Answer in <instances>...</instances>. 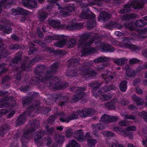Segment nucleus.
Returning <instances> with one entry per match:
<instances>
[{
    "mask_svg": "<svg viewBox=\"0 0 147 147\" xmlns=\"http://www.w3.org/2000/svg\"><path fill=\"white\" fill-rule=\"evenodd\" d=\"M74 136L75 138L77 139L79 142H84L85 141V138L87 140V138H91L90 136V133L89 132H87L84 136V132L81 129L76 130L74 134Z\"/></svg>",
    "mask_w": 147,
    "mask_h": 147,
    "instance_id": "10",
    "label": "nucleus"
},
{
    "mask_svg": "<svg viewBox=\"0 0 147 147\" xmlns=\"http://www.w3.org/2000/svg\"><path fill=\"white\" fill-rule=\"evenodd\" d=\"M61 82L60 78L57 76L53 78V79L47 83V86L51 87L55 90H61L66 88L68 85L67 82L61 83L58 85Z\"/></svg>",
    "mask_w": 147,
    "mask_h": 147,
    "instance_id": "4",
    "label": "nucleus"
},
{
    "mask_svg": "<svg viewBox=\"0 0 147 147\" xmlns=\"http://www.w3.org/2000/svg\"><path fill=\"white\" fill-rule=\"evenodd\" d=\"M123 25L126 28L128 29L131 31L134 30L135 28L133 26V23L131 21L126 22L124 23Z\"/></svg>",
    "mask_w": 147,
    "mask_h": 147,
    "instance_id": "41",
    "label": "nucleus"
},
{
    "mask_svg": "<svg viewBox=\"0 0 147 147\" xmlns=\"http://www.w3.org/2000/svg\"><path fill=\"white\" fill-rule=\"evenodd\" d=\"M127 61V59L126 57L117 58L114 59V62L118 65H121L126 63Z\"/></svg>",
    "mask_w": 147,
    "mask_h": 147,
    "instance_id": "40",
    "label": "nucleus"
},
{
    "mask_svg": "<svg viewBox=\"0 0 147 147\" xmlns=\"http://www.w3.org/2000/svg\"><path fill=\"white\" fill-rule=\"evenodd\" d=\"M8 131L6 125H3L0 128V136H3Z\"/></svg>",
    "mask_w": 147,
    "mask_h": 147,
    "instance_id": "50",
    "label": "nucleus"
},
{
    "mask_svg": "<svg viewBox=\"0 0 147 147\" xmlns=\"http://www.w3.org/2000/svg\"><path fill=\"white\" fill-rule=\"evenodd\" d=\"M62 113V117L59 118L60 121L62 122L68 123L71 120L77 119L78 117V115L75 114H71L69 116L66 117L65 113Z\"/></svg>",
    "mask_w": 147,
    "mask_h": 147,
    "instance_id": "14",
    "label": "nucleus"
},
{
    "mask_svg": "<svg viewBox=\"0 0 147 147\" xmlns=\"http://www.w3.org/2000/svg\"><path fill=\"white\" fill-rule=\"evenodd\" d=\"M101 121L102 123L107 124L110 122L109 115L104 114L101 117Z\"/></svg>",
    "mask_w": 147,
    "mask_h": 147,
    "instance_id": "51",
    "label": "nucleus"
},
{
    "mask_svg": "<svg viewBox=\"0 0 147 147\" xmlns=\"http://www.w3.org/2000/svg\"><path fill=\"white\" fill-rule=\"evenodd\" d=\"M65 11H63L62 12V15L64 16H66L70 15L69 12H71L74 10V8L71 5H67L66 7Z\"/></svg>",
    "mask_w": 147,
    "mask_h": 147,
    "instance_id": "39",
    "label": "nucleus"
},
{
    "mask_svg": "<svg viewBox=\"0 0 147 147\" xmlns=\"http://www.w3.org/2000/svg\"><path fill=\"white\" fill-rule=\"evenodd\" d=\"M79 60L78 59L75 58L71 59L68 61V66L73 67L74 69L67 70L65 73L66 76L73 78L77 76L79 72L78 70L77 66L79 64Z\"/></svg>",
    "mask_w": 147,
    "mask_h": 147,
    "instance_id": "2",
    "label": "nucleus"
},
{
    "mask_svg": "<svg viewBox=\"0 0 147 147\" xmlns=\"http://www.w3.org/2000/svg\"><path fill=\"white\" fill-rule=\"evenodd\" d=\"M65 137L63 135L57 134L55 136L54 138L55 143L57 144L59 147H61L65 140Z\"/></svg>",
    "mask_w": 147,
    "mask_h": 147,
    "instance_id": "28",
    "label": "nucleus"
},
{
    "mask_svg": "<svg viewBox=\"0 0 147 147\" xmlns=\"http://www.w3.org/2000/svg\"><path fill=\"white\" fill-rule=\"evenodd\" d=\"M12 29L10 26L5 25L3 32L4 34H9L12 32Z\"/></svg>",
    "mask_w": 147,
    "mask_h": 147,
    "instance_id": "55",
    "label": "nucleus"
},
{
    "mask_svg": "<svg viewBox=\"0 0 147 147\" xmlns=\"http://www.w3.org/2000/svg\"><path fill=\"white\" fill-rule=\"evenodd\" d=\"M101 84V83H99L98 81H92L90 83V86L93 88L91 90V92L94 97H96L99 94L100 90L99 88Z\"/></svg>",
    "mask_w": 147,
    "mask_h": 147,
    "instance_id": "11",
    "label": "nucleus"
},
{
    "mask_svg": "<svg viewBox=\"0 0 147 147\" xmlns=\"http://www.w3.org/2000/svg\"><path fill=\"white\" fill-rule=\"evenodd\" d=\"M88 144V146L90 147H94L95 145L97 143L96 140L87 138Z\"/></svg>",
    "mask_w": 147,
    "mask_h": 147,
    "instance_id": "52",
    "label": "nucleus"
},
{
    "mask_svg": "<svg viewBox=\"0 0 147 147\" xmlns=\"http://www.w3.org/2000/svg\"><path fill=\"white\" fill-rule=\"evenodd\" d=\"M132 38L131 37H125L123 39V45L126 47L131 49L133 50H136L138 49V47L136 45L131 44V40Z\"/></svg>",
    "mask_w": 147,
    "mask_h": 147,
    "instance_id": "18",
    "label": "nucleus"
},
{
    "mask_svg": "<svg viewBox=\"0 0 147 147\" xmlns=\"http://www.w3.org/2000/svg\"><path fill=\"white\" fill-rule=\"evenodd\" d=\"M42 48L44 50L50 52H53V50L50 47H48L46 46L44 42H42V45H41Z\"/></svg>",
    "mask_w": 147,
    "mask_h": 147,
    "instance_id": "64",
    "label": "nucleus"
},
{
    "mask_svg": "<svg viewBox=\"0 0 147 147\" xmlns=\"http://www.w3.org/2000/svg\"><path fill=\"white\" fill-rule=\"evenodd\" d=\"M23 5L28 8L36 7L37 2L35 0H22V1Z\"/></svg>",
    "mask_w": 147,
    "mask_h": 147,
    "instance_id": "25",
    "label": "nucleus"
},
{
    "mask_svg": "<svg viewBox=\"0 0 147 147\" xmlns=\"http://www.w3.org/2000/svg\"><path fill=\"white\" fill-rule=\"evenodd\" d=\"M29 65H26L25 63H22L20 67H17L16 68V74L15 75L14 77L16 80L20 81L21 80V77L24 71H29Z\"/></svg>",
    "mask_w": 147,
    "mask_h": 147,
    "instance_id": "7",
    "label": "nucleus"
},
{
    "mask_svg": "<svg viewBox=\"0 0 147 147\" xmlns=\"http://www.w3.org/2000/svg\"><path fill=\"white\" fill-rule=\"evenodd\" d=\"M56 117L54 115H52L50 116L48 120V123L50 125H52L55 122Z\"/></svg>",
    "mask_w": 147,
    "mask_h": 147,
    "instance_id": "60",
    "label": "nucleus"
},
{
    "mask_svg": "<svg viewBox=\"0 0 147 147\" xmlns=\"http://www.w3.org/2000/svg\"><path fill=\"white\" fill-rule=\"evenodd\" d=\"M105 106L109 110H113L116 108L115 105L112 102H108L105 104Z\"/></svg>",
    "mask_w": 147,
    "mask_h": 147,
    "instance_id": "59",
    "label": "nucleus"
},
{
    "mask_svg": "<svg viewBox=\"0 0 147 147\" xmlns=\"http://www.w3.org/2000/svg\"><path fill=\"white\" fill-rule=\"evenodd\" d=\"M9 49L7 46L3 44L0 45V59L2 57H6L9 55Z\"/></svg>",
    "mask_w": 147,
    "mask_h": 147,
    "instance_id": "27",
    "label": "nucleus"
},
{
    "mask_svg": "<svg viewBox=\"0 0 147 147\" xmlns=\"http://www.w3.org/2000/svg\"><path fill=\"white\" fill-rule=\"evenodd\" d=\"M66 147H80V146L74 140H72Z\"/></svg>",
    "mask_w": 147,
    "mask_h": 147,
    "instance_id": "57",
    "label": "nucleus"
},
{
    "mask_svg": "<svg viewBox=\"0 0 147 147\" xmlns=\"http://www.w3.org/2000/svg\"><path fill=\"white\" fill-rule=\"evenodd\" d=\"M111 74V72L109 71L102 74V78L104 79L106 84H108L113 78V76Z\"/></svg>",
    "mask_w": 147,
    "mask_h": 147,
    "instance_id": "29",
    "label": "nucleus"
},
{
    "mask_svg": "<svg viewBox=\"0 0 147 147\" xmlns=\"http://www.w3.org/2000/svg\"><path fill=\"white\" fill-rule=\"evenodd\" d=\"M12 15L13 16L23 15L26 16L31 13L30 11L25 10L20 7H18L17 9H12Z\"/></svg>",
    "mask_w": 147,
    "mask_h": 147,
    "instance_id": "17",
    "label": "nucleus"
},
{
    "mask_svg": "<svg viewBox=\"0 0 147 147\" xmlns=\"http://www.w3.org/2000/svg\"><path fill=\"white\" fill-rule=\"evenodd\" d=\"M49 23L54 28H58L60 26V22L57 20L51 19L49 21Z\"/></svg>",
    "mask_w": 147,
    "mask_h": 147,
    "instance_id": "43",
    "label": "nucleus"
},
{
    "mask_svg": "<svg viewBox=\"0 0 147 147\" xmlns=\"http://www.w3.org/2000/svg\"><path fill=\"white\" fill-rule=\"evenodd\" d=\"M40 122L38 120L34 119L30 123L32 128L25 131L23 133V136L27 139H29L32 137L31 133L36 131V129L40 127Z\"/></svg>",
    "mask_w": 147,
    "mask_h": 147,
    "instance_id": "6",
    "label": "nucleus"
},
{
    "mask_svg": "<svg viewBox=\"0 0 147 147\" xmlns=\"http://www.w3.org/2000/svg\"><path fill=\"white\" fill-rule=\"evenodd\" d=\"M93 36V33L91 32L85 33L80 36L79 42L78 45V48L80 47H90L94 42V39L92 38L88 42H85V41L89 39Z\"/></svg>",
    "mask_w": 147,
    "mask_h": 147,
    "instance_id": "3",
    "label": "nucleus"
},
{
    "mask_svg": "<svg viewBox=\"0 0 147 147\" xmlns=\"http://www.w3.org/2000/svg\"><path fill=\"white\" fill-rule=\"evenodd\" d=\"M45 131L40 130L36 132L34 136V143L35 144L38 145V146L42 145V144L40 140L43 136L44 134H45Z\"/></svg>",
    "mask_w": 147,
    "mask_h": 147,
    "instance_id": "20",
    "label": "nucleus"
},
{
    "mask_svg": "<svg viewBox=\"0 0 147 147\" xmlns=\"http://www.w3.org/2000/svg\"><path fill=\"white\" fill-rule=\"evenodd\" d=\"M132 7L135 9H141L144 5V3L143 0L139 1L132 2Z\"/></svg>",
    "mask_w": 147,
    "mask_h": 147,
    "instance_id": "31",
    "label": "nucleus"
},
{
    "mask_svg": "<svg viewBox=\"0 0 147 147\" xmlns=\"http://www.w3.org/2000/svg\"><path fill=\"white\" fill-rule=\"evenodd\" d=\"M88 64L87 63H83L82 66H77L78 70L79 71L78 74L81 73L84 76L88 75L89 70V68L87 67Z\"/></svg>",
    "mask_w": 147,
    "mask_h": 147,
    "instance_id": "22",
    "label": "nucleus"
},
{
    "mask_svg": "<svg viewBox=\"0 0 147 147\" xmlns=\"http://www.w3.org/2000/svg\"><path fill=\"white\" fill-rule=\"evenodd\" d=\"M82 48L81 52L82 54L84 55H89L90 54L89 47H81Z\"/></svg>",
    "mask_w": 147,
    "mask_h": 147,
    "instance_id": "61",
    "label": "nucleus"
},
{
    "mask_svg": "<svg viewBox=\"0 0 147 147\" xmlns=\"http://www.w3.org/2000/svg\"><path fill=\"white\" fill-rule=\"evenodd\" d=\"M147 23L145 21L141 19H138L134 22V25L137 27H144L147 25Z\"/></svg>",
    "mask_w": 147,
    "mask_h": 147,
    "instance_id": "36",
    "label": "nucleus"
},
{
    "mask_svg": "<svg viewBox=\"0 0 147 147\" xmlns=\"http://www.w3.org/2000/svg\"><path fill=\"white\" fill-rule=\"evenodd\" d=\"M64 36L63 35H57L55 34L53 36L49 35L45 38V39L49 41V42H51L52 40L61 39V38H63Z\"/></svg>",
    "mask_w": 147,
    "mask_h": 147,
    "instance_id": "32",
    "label": "nucleus"
},
{
    "mask_svg": "<svg viewBox=\"0 0 147 147\" xmlns=\"http://www.w3.org/2000/svg\"><path fill=\"white\" fill-rule=\"evenodd\" d=\"M110 15L108 13L104 11L100 13L98 20L99 21H106L110 19Z\"/></svg>",
    "mask_w": 147,
    "mask_h": 147,
    "instance_id": "30",
    "label": "nucleus"
},
{
    "mask_svg": "<svg viewBox=\"0 0 147 147\" xmlns=\"http://www.w3.org/2000/svg\"><path fill=\"white\" fill-rule=\"evenodd\" d=\"M22 52L19 51L17 52L15 57L9 62V65L10 66L13 67L16 64H17L18 62L22 59Z\"/></svg>",
    "mask_w": 147,
    "mask_h": 147,
    "instance_id": "23",
    "label": "nucleus"
},
{
    "mask_svg": "<svg viewBox=\"0 0 147 147\" xmlns=\"http://www.w3.org/2000/svg\"><path fill=\"white\" fill-rule=\"evenodd\" d=\"M80 17L85 19L94 18L96 17V15L90 10L89 8H87L82 11Z\"/></svg>",
    "mask_w": 147,
    "mask_h": 147,
    "instance_id": "19",
    "label": "nucleus"
},
{
    "mask_svg": "<svg viewBox=\"0 0 147 147\" xmlns=\"http://www.w3.org/2000/svg\"><path fill=\"white\" fill-rule=\"evenodd\" d=\"M45 68V66L42 65H40L35 67L34 72L37 74L43 75Z\"/></svg>",
    "mask_w": 147,
    "mask_h": 147,
    "instance_id": "33",
    "label": "nucleus"
},
{
    "mask_svg": "<svg viewBox=\"0 0 147 147\" xmlns=\"http://www.w3.org/2000/svg\"><path fill=\"white\" fill-rule=\"evenodd\" d=\"M35 45L32 42L29 43V53L30 55L36 52L37 49L35 47Z\"/></svg>",
    "mask_w": 147,
    "mask_h": 147,
    "instance_id": "42",
    "label": "nucleus"
},
{
    "mask_svg": "<svg viewBox=\"0 0 147 147\" xmlns=\"http://www.w3.org/2000/svg\"><path fill=\"white\" fill-rule=\"evenodd\" d=\"M132 98L136 103L137 105L140 106L142 105L141 102V99L140 97L138 96H134Z\"/></svg>",
    "mask_w": 147,
    "mask_h": 147,
    "instance_id": "63",
    "label": "nucleus"
},
{
    "mask_svg": "<svg viewBox=\"0 0 147 147\" xmlns=\"http://www.w3.org/2000/svg\"><path fill=\"white\" fill-rule=\"evenodd\" d=\"M11 0H1L0 1V13L2 11V8L8 9L13 4Z\"/></svg>",
    "mask_w": 147,
    "mask_h": 147,
    "instance_id": "26",
    "label": "nucleus"
},
{
    "mask_svg": "<svg viewBox=\"0 0 147 147\" xmlns=\"http://www.w3.org/2000/svg\"><path fill=\"white\" fill-rule=\"evenodd\" d=\"M40 59V56L39 55H36L32 58L31 60L28 61V63L26 62H24L23 63H25L26 65H29V69L30 70L31 68V66L34 64L36 62L39 61Z\"/></svg>",
    "mask_w": 147,
    "mask_h": 147,
    "instance_id": "34",
    "label": "nucleus"
},
{
    "mask_svg": "<svg viewBox=\"0 0 147 147\" xmlns=\"http://www.w3.org/2000/svg\"><path fill=\"white\" fill-rule=\"evenodd\" d=\"M60 65V63L59 62H56L50 66V70H47L45 73V76L50 77V80L53 79V78L55 76H53V74L57 72Z\"/></svg>",
    "mask_w": 147,
    "mask_h": 147,
    "instance_id": "9",
    "label": "nucleus"
},
{
    "mask_svg": "<svg viewBox=\"0 0 147 147\" xmlns=\"http://www.w3.org/2000/svg\"><path fill=\"white\" fill-rule=\"evenodd\" d=\"M85 87H71L69 89V91L76 93L74 95L72 100L74 102H76L81 99L85 96V93L84 92Z\"/></svg>",
    "mask_w": 147,
    "mask_h": 147,
    "instance_id": "5",
    "label": "nucleus"
},
{
    "mask_svg": "<svg viewBox=\"0 0 147 147\" xmlns=\"http://www.w3.org/2000/svg\"><path fill=\"white\" fill-rule=\"evenodd\" d=\"M52 97L55 100L58 101L59 100H61V99L64 98V96H61L58 93H54L51 95Z\"/></svg>",
    "mask_w": 147,
    "mask_h": 147,
    "instance_id": "53",
    "label": "nucleus"
},
{
    "mask_svg": "<svg viewBox=\"0 0 147 147\" xmlns=\"http://www.w3.org/2000/svg\"><path fill=\"white\" fill-rule=\"evenodd\" d=\"M76 43L77 42L75 39L71 38L68 41L67 46L69 48H72L75 46Z\"/></svg>",
    "mask_w": 147,
    "mask_h": 147,
    "instance_id": "48",
    "label": "nucleus"
},
{
    "mask_svg": "<svg viewBox=\"0 0 147 147\" xmlns=\"http://www.w3.org/2000/svg\"><path fill=\"white\" fill-rule=\"evenodd\" d=\"M40 105V102L38 100H35L34 103L27 109L26 111H24L21 115L16 121V124L17 126L22 125L24 123L26 119V115L30 117L32 111H37Z\"/></svg>",
    "mask_w": 147,
    "mask_h": 147,
    "instance_id": "1",
    "label": "nucleus"
},
{
    "mask_svg": "<svg viewBox=\"0 0 147 147\" xmlns=\"http://www.w3.org/2000/svg\"><path fill=\"white\" fill-rule=\"evenodd\" d=\"M78 113L80 117L85 118L92 115L94 113V110L92 108L88 109L84 108L78 111Z\"/></svg>",
    "mask_w": 147,
    "mask_h": 147,
    "instance_id": "12",
    "label": "nucleus"
},
{
    "mask_svg": "<svg viewBox=\"0 0 147 147\" xmlns=\"http://www.w3.org/2000/svg\"><path fill=\"white\" fill-rule=\"evenodd\" d=\"M93 130L92 134L96 138H98L99 137V134L98 130H101L104 128V127L100 123L94 124L92 125Z\"/></svg>",
    "mask_w": 147,
    "mask_h": 147,
    "instance_id": "24",
    "label": "nucleus"
},
{
    "mask_svg": "<svg viewBox=\"0 0 147 147\" xmlns=\"http://www.w3.org/2000/svg\"><path fill=\"white\" fill-rule=\"evenodd\" d=\"M39 94L37 92H32L28 94V96L23 98L22 103L24 107L27 106L31 103L32 102L34 99H36L39 96Z\"/></svg>",
    "mask_w": 147,
    "mask_h": 147,
    "instance_id": "8",
    "label": "nucleus"
},
{
    "mask_svg": "<svg viewBox=\"0 0 147 147\" xmlns=\"http://www.w3.org/2000/svg\"><path fill=\"white\" fill-rule=\"evenodd\" d=\"M55 128L53 127H49L48 126H47L45 129V131L46 133L49 135H52L53 134L55 131ZM43 131V130H42ZM44 131V130H43Z\"/></svg>",
    "mask_w": 147,
    "mask_h": 147,
    "instance_id": "49",
    "label": "nucleus"
},
{
    "mask_svg": "<svg viewBox=\"0 0 147 147\" xmlns=\"http://www.w3.org/2000/svg\"><path fill=\"white\" fill-rule=\"evenodd\" d=\"M100 51L104 53L113 52L115 49L110 45L102 43L99 46Z\"/></svg>",
    "mask_w": 147,
    "mask_h": 147,
    "instance_id": "16",
    "label": "nucleus"
},
{
    "mask_svg": "<svg viewBox=\"0 0 147 147\" xmlns=\"http://www.w3.org/2000/svg\"><path fill=\"white\" fill-rule=\"evenodd\" d=\"M62 113V117L59 118L60 121L62 122L68 123L71 120L77 119L78 117V115L75 114H71L69 116L66 117L65 113Z\"/></svg>",
    "mask_w": 147,
    "mask_h": 147,
    "instance_id": "15",
    "label": "nucleus"
},
{
    "mask_svg": "<svg viewBox=\"0 0 147 147\" xmlns=\"http://www.w3.org/2000/svg\"><path fill=\"white\" fill-rule=\"evenodd\" d=\"M100 93L99 94L95 97L97 98L98 97L102 101H107L110 100L112 98V96L110 95L102 94L101 91H100Z\"/></svg>",
    "mask_w": 147,
    "mask_h": 147,
    "instance_id": "37",
    "label": "nucleus"
},
{
    "mask_svg": "<svg viewBox=\"0 0 147 147\" xmlns=\"http://www.w3.org/2000/svg\"><path fill=\"white\" fill-rule=\"evenodd\" d=\"M13 107V105L10 103L3 102L0 103V108H9Z\"/></svg>",
    "mask_w": 147,
    "mask_h": 147,
    "instance_id": "54",
    "label": "nucleus"
},
{
    "mask_svg": "<svg viewBox=\"0 0 147 147\" xmlns=\"http://www.w3.org/2000/svg\"><path fill=\"white\" fill-rule=\"evenodd\" d=\"M96 21L94 20L88 21L86 23V26L88 29L89 30L93 29L96 26Z\"/></svg>",
    "mask_w": 147,
    "mask_h": 147,
    "instance_id": "46",
    "label": "nucleus"
},
{
    "mask_svg": "<svg viewBox=\"0 0 147 147\" xmlns=\"http://www.w3.org/2000/svg\"><path fill=\"white\" fill-rule=\"evenodd\" d=\"M48 13L44 11H41L38 15V18L41 22H43L48 17Z\"/></svg>",
    "mask_w": 147,
    "mask_h": 147,
    "instance_id": "44",
    "label": "nucleus"
},
{
    "mask_svg": "<svg viewBox=\"0 0 147 147\" xmlns=\"http://www.w3.org/2000/svg\"><path fill=\"white\" fill-rule=\"evenodd\" d=\"M138 115L140 117L144 119L145 121L147 122V112L143 111L139 112Z\"/></svg>",
    "mask_w": 147,
    "mask_h": 147,
    "instance_id": "58",
    "label": "nucleus"
},
{
    "mask_svg": "<svg viewBox=\"0 0 147 147\" xmlns=\"http://www.w3.org/2000/svg\"><path fill=\"white\" fill-rule=\"evenodd\" d=\"M67 42V40L66 39H63L56 43L55 45L57 47L61 48L66 44Z\"/></svg>",
    "mask_w": 147,
    "mask_h": 147,
    "instance_id": "56",
    "label": "nucleus"
},
{
    "mask_svg": "<svg viewBox=\"0 0 147 147\" xmlns=\"http://www.w3.org/2000/svg\"><path fill=\"white\" fill-rule=\"evenodd\" d=\"M83 26L81 23L75 22L65 26V28L69 30H78L81 29Z\"/></svg>",
    "mask_w": 147,
    "mask_h": 147,
    "instance_id": "21",
    "label": "nucleus"
},
{
    "mask_svg": "<svg viewBox=\"0 0 147 147\" xmlns=\"http://www.w3.org/2000/svg\"><path fill=\"white\" fill-rule=\"evenodd\" d=\"M136 72L133 69L131 68H127L126 74L127 76L130 78H134L136 76Z\"/></svg>",
    "mask_w": 147,
    "mask_h": 147,
    "instance_id": "38",
    "label": "nucleus"
},
{
    "mask_svg": "<svg viewBox=\"0 0 147 147\" xmlns=\"http://www.w3.org/2000/svg\"><path fill=\"white\" fill-rule=\"evenodd\" d=\"M45 77H44L42 74H37L36 76L33 78V80L35 84L38 85L39 84L40 82H45L50 81V77L48 76H45Z\"/></svg>",
    "mask_w": 147,
    "mask_h": 147,
    "instance_id": "13",
    "label": "nucleus"
},
{
    "mask_svg": "<svg viewBox=\"0 0 147 147\" xmlns=\"http://www.w3.org/2000/svg\"><path fill=\"white\" fill-rule=\"evenodd\" d=\"M127 82L126 80H122L121 81L119 85V88L120 91L123 92H125L127 89Z\"/></svg>",
    "mask_w": 147,
    "mask_h": 147,
    "instance_id": "35",
    "label": "nucleus"
},
{
    "mask_svg": "<svg viewBox=\"0 0 147 147\" xmlns=\"http://www.w3.org/2000/svg\"><path fill=\"white\" fill-rule=\"evenodd\" d=\"M20 47V45L18 44H12L10 45L9 48L10 50H13L19 49Z\"/></svg>",
    "mask_w": 147,
    "mask_h": 147,
    "instance_id": "62",
    "label": "nucleus"
},
{
    "mask_svg": "<svg viewBox=\"0 0 147 147\" xmlns=\"http://www.w3.org/2000/svg\"><path fill=\"white\" fill-rule=\"evenodd\" d=\"M110 60L109 57H100L94 60V62L95 63L105 62L108 61Z\"/></svg>",
    "mask_w": 147,
    "mask_h": 147,
    "instance_id": "45",
    "label": "nucleus"
},
{
    "mask_svg": "<svg viewBox=\"0 0 147 147\" xmlns=\"http://www.w3.org/2000/svg\"><path fill=\"white\" fill-rule=\"evenodd\" d=\"M102 133L104 137L108 139L115 136V134L110 131H103Z\"/></svg>",
    "mask_w": 147,
    "mask_h": 147,
    "instance_id": "47",
    "label": "nucleus"
}]
</instances>
